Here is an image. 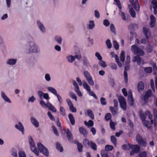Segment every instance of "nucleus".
<instances>
[{
  "label": "nucleus",
  "mask_w": 157,
  "mask_h": 157,
  "mask_svg": "<svg viewBox=\"0 0 157 157\" xmlns=\"http://www.w3.org/2000/svg\"><path fill=\"white\" fill-rule=\"evenodd\" d=\"M131 50L134 54L138 55L134 57L133 61L137 62L138 64L140 65L141 64V58L140 56H144L145 54L144 52L136 44L132 45L131 46Z\"/></svg>",
  "instance_id": "1"
},
{
  "label": "nucleus",
  "mask_w": 157,
  "mask_h": 157,
  "mask_svg": "<svg viewBox=\"0 0 157 157\" xmlns=\"http://www.w3.org/2000/svg\"><path fill=\"white\" fill-rule=\"evenodd\" d=\"M136 140L138 144L141 147H146L147 145V140L144 139L142 136L140 134H137L136 137Z\"/></svg>",
  "instance_id": "2"
},
{
  "label": "nucleus",
  "mask_w": 157,
  "mask_h": 157,
  "mask_svg": "<svg viewBox=\"0 0 157 157\" xmlns=\"http://www.w3.org/2000/svg\"><path fill=\"white\" fill-rule=\"evenodd\" d=\"M29 143L30 146L31 150L36 155L38 156L39 151L35 146V144L31 137H30L29 139Z\"/></svg>",
  "instance_id": "3"
},
{
  "label": "nucleus",
  "mask_w": 157,
  "mask_h": 157,
  "mask_svg": "<svg viewBox=\"0 0 157 157\" xmlns=\"http://www.w3.org/2000/svg\"><path fill=\"white\" fill-rule=\"evenodd\" d=\"M37 147L40 152L44 155L48 156L49 155V152L48 149L41 143H38L37 144Z\"/></svg>",
  "instance_id": "4"
},
{
  "label": "nucleus",
  "mask_w": 157,
  "mask_h": 157,
  "mask_svg": "<svg viewBox=\"0 0 157 157\" xmlns=\"http://www.w3.org/2000/svg\"><path fill=\"white\" fill-rule=\"evenodd\" d=\"M119 103L121 108L124 110H126V102L125 98L123 96H120L118 98Z\"/></svg>",
  "instance_id": "5"
},
{
  "label": "nucleus",
  "mask_w": 157,
  "mask_h": 157,
  "mask_svg": "<svg viewBox=\"0 0 157 157\" xmlns=\"http://www.w3.org/2000/svg\"><path fill=\"white\" fill-rule=\"evenodd\" d=\"M84 75L85 76L87 81L90 86H94V82L90 73L87 71H85L84 72Z\"/></svg>",
  "instance_id": "6"
},
{
  "label": "nucleus",
  "mask_w": 157,
  "mask_h": 157,
  "mask_svg": "<svg viewBox=\"0 0 157 157\" xmlns=\"http://www.w3.org/2000/svg\"><path fill=\"white\" fill-rule=\"evenodd\" d=\"M29 46L28 53H31L37 52V47L35 44L33 42L31 41L29 42Z\"/></svg>",
  "instance_id": "7"
},
{
  "label": "nucleus",
  "mask_w": 157,
  "mask_h": 157,
  "mask_svg": "<svg viewBox=\"0 0 157 157\" xmlns=\"http://www.w3.org/2000/svg\"><path fill=\"white\" fill-rule=\"evenodd\" d=\"M130 3L132 4V6L136 11H139L140 10V6L137 0H129Z\"/></svg>",
  "instance_id": "8"
},
{
  "label": "nucleus",
  "mask_w": 157,
  "mask_h": 157,
  "mask_svg": "<svg viewBox=\"0 0 157 157\" xmlns=\"http://www.w3.org/2000/svg\"><path fill=\"white\" fill-rule=\"evenodd\" d=\"M66 102L68 106L69 107L70 110L72 112H76L77 111L76 109L74 107L71 100L69 99H67L66 100Z\"/></svg>",
  "instance_id": "9"
},
{
  "label": "nucleus",
  "mask_w": 157,
  "mask_h": 157,
  "mask_svg": "<svg viewBox=\"0 0 157 157\" xmlns=\"http://www.w3.org/2000/svg\"><path fill=\"white\" fill-rule=\"evenodd\" d=\"M152 92L151 90H148L145 93L143 97L144 101L146 103L147 102L148 98L151 96Z\"/></svg>",
  "instance_id": "10"
},
{
  "label": "nucleus",
  "mask_w": 157,
  "mask_h": 157,
  "mask_svg": "<svg viewBox=\"0 0 157 157\" xmlns=\"http://www.w3.org/2000/svg\"><path fill=\"white\" fill-rule=\"evenodd\" d=\"M143 32L147 40H148L149 38L151 36V33L150 31L146 27L143 28Z\"/></svg>",
  "instance_id": "11"
},
{
  "label": "nucleus",
  "mask_w": 157,
  "mask_h": 157,
  "mask_svg": "<svg viewBox=\"0 0 157 157\" xmlns=\"http://www.w3.org/2000/svg\"><path fill=\"white\" fill-rule=\"evenodd\" d=\"M65 132L66 133L67 137L69 141L70 142L72 141L73 140L72 135L69 129L67 128Z\"/></svg>",
  "instance_id": "12"
},
{
  "label": "nucleus",
  "mask_w": 157,
  "mask_h": 157,
  "mask_svg": "<svg viewBox=\"0 0 157 157\" xmlns=\"http://www.w3.org/2000/svg\"><path fill=\"white\" fill-rule=\"evenodd\" d=\"M18 124H16L15 125V128L21 132L22 134H24V128L23 125L20 122H18Z\"/></svg>",
  "instance_id": "13"
},
{
  "label": "nucleus",
  "mask_w": 157,
  "mask_h": 157,
  "mask_svg": "<svg viewBox=\"0 0 157 157\" xmlns=\"http://www.w3.org/2000/svg\"><path fill=\"white\" fill-rule=\"evenodd\" d=\"M30 121L36 127H38L39 126V123L36 119L33 117H30Z\"/></svg>",
  "instance_id": "14"
},
{
  "label": "nucleus",
  "mask_w": 157,
  "mask_h": 157,
  "mask_svg": "<svg viewBox=\"0 0 157 157\" xmlns=\"http://www.w3.org/2000/svg\"><path fill=\"white\" fill-rule=\"evenodd\" d=\"M109 110L113 116H115L117 113L118 108L110 106L109 107Z\"/></svg>",
  "instance_id": "15"
},
{
  "label": "nucleus",
  "mask_w": 157,
  "mask_h": 157,
  "mask_svg": "<svg viewBox=\"0 0 157 157\" xmlns=\"http://www.w3.org/2000/svg\"><path fill=\"white\" fill-rule=\"evenodd\" d=\"M79 130L81 134H82L84 136L86 137L87 134V132L82 127H80L79 128Z\"/></svg>",
  "instance_id": "16"
},
{
  "label": "nucleus",
  "mask_w": 157,
  "mask_h": 157,
  "mask_svg": "<svg viewBox=\"0 0 157 157\" xmlns=\"http://www.w3.org/2000/svg\"><path fill=\"white\" fill-rule=\"evenodd\" d=\"M144 121L143 123V124L144 126L146 127L147 128L148 130H150L152 128V126L151 125L149 121L146 120Z\"/></svg>",
  "instance_id": "17"
},
{
  "label": "nucleus",
  "mask_w": 157,
  "mask_h": 157,
  "mask_svg": "<svg viewBox=\"0 0 157 157\" xmlns=\"http://www.w3.org/2000/svg\"><path fill=\"white\" fill-rule=\"evenodd\" d=\"M137 88L139 92L144 90V85L142 82L141 81L138 83V84Z\"/></svg>",
  "instance_id": "18"
},
{
  "label": "nucleus",
  "mask_w": 157,
  "mask_h": 157,
  "mask_svg": "<svg viewBox=\"0 0 157 157\" xmlns=\"http://www.w3.org/2000/svg\"><path fill=\"white\" fill-rule=\"evenodd\" d=\"M1 96L2 98L6 102L8 103H11V102L10 100L8 98V97L5 95V93L3 92H1Z\"/></svg>",
  "instance_id": "19"
},
{
  "label": "nucleus",
  "mask_w": 157,
  "mask_h": 157,
  "mask_svg": "<svg viewBox=\"0 0 157 157\" xmlns=\"http://www.w3.org/2000/svg\"><path fill=\"white\" fill-rule=\"evenodd\" d=\"M68 118L70 121L72 125H74L75 124V119L73 115L71 113H70L68 114Z\"/></svg>",
  "instance_id": "20"
},
{
  "label": "nucleus",
  "mask_w": 157,
  "mask_h": 157,
  "mask_svg": "<svg viewBox=\"0 0 157 157\" xmlns=\"http://www.w3.org/2000/svg\"><path fill=\"white\" fill-rule=\"evenodd\" d=\"M37 23L39 28L40 29L41 31L43 32H44L45 31V28L43 25L41 23L40 21H37Z\"/></svg>",
  "instance_id": "21"
},
{
  "label": "nucleus",
  "mask_w": 157,
  "mask_h": 157,
  "mask_svg": "<svg viewBox=\"0 0 157 157\" xmlns=\"http://www.w3.org/2000/svg\"><path fill=\"white\" fill-rule=\"evenodd\" d=\"M84 123L88 128L92 127L94 125V122L91 120H89L88 122L85 121H84Z\"/></svg>",
  "instance_id": "22"
},
{
  "label": "nucleus",
  "mask_w": 157,
  "mask_h": 157,
  "mask_svg": "<svg viewBox=\"0 0 157 157\" xmlns=\"http://www.w3.org/2000/svg\"><path fill=\"white\" fill-rule=\"evenodd\" d=\"M89 147L94 151H96L97 149L96 144L92 141H90V143Z\"/></svg>",
  "instance_id": "23"
},
{
  "label": "nucleus",
  "mask_w": 157,
  "mask_h": 157,
  "mask_svg": "<svg viewBox=\"0 0 157 157\" xmlns=\"http://www.w3.org/2000/svg\"><path fill=\"white\" fill-rule=\"evenodd\" d=\"M17 59H8L7 62V63L9 65H14L16 63Z\"/></svg>",
  "instance_id": "24"
},
{
  "label": "nucleus",
  "mask_w": 157,
  "mask_h": 157,
  "mask_svg": "<svg viewBox=\"0 0 157 157\" xmlns=\"http://www.w3.org/2000/svg\"><path fill=\"white\" fill-rule=\"evenodd\" d=\"M47 108H48L49 110L52 112H56V109L51 103H48V106Z\"/></svg>",
  "instance_id": "25"
},
{
  "label": "nucleus",
  "mask_w": 157,
  "mask_h": 157,
  "mask_svg": "<svg viewBox=\"0 0 157 157\" xmlns=\"http://www.w3.org/2000/svg\"><path fill=\"white\" fill-rule=\"evenodd\" d=\"M111 141L115 147L117 145V139L114 136H111L110 137Z\"/></svg>",
  "instance_id": "26"
},
{
  "label": "nucleus",
  "mask_w": 157,
  "mask_h": 157,
  "mask_svg": "<svg viewBox=\"0 0 157 157\" xmlns=\"http://www.w3.org/2000/svg\"><path fill=\"white\" fill-rule=\"evenodd\" d=\"M135 27L138 29V25L136 24L132 23L129 25L128 28L129 30H133Z\"/></svg>",
  "instance_id": "27"
},
{
  "label": "nucleus",
  "mask_w": 157,
  "mask_h": 157,
  "mask_svg": "<svg viewBox=\"0 0 157 157\" xmlns=\"http://www.w3.org/2000/svg\"><path fill=\"white\" fill-rule=\"evenodd\" d=\"M132 147H133L132 150L133 151L136 153L138 152L140 149V147L137 145H132L130 147L132 148Z\"/></svg>",
  "instance_id": "28"
},
{
  "label": "nucleus",
  "mask_w": 157,
  "mask_h": 157,
  "mask_svg": "<svg viewBox=\"0 0 157 157\" xmlns=\"http://www.w3.org/2000/svg\"><path fill=\"white\" fill-rule=\"evenodd\" d=\"M83 86L88 92L91 90L90 87L85 81L83 82Z\"/></svg>",
  "instance_id": "29"
},
{
  "label": "nucleus",
  "mask_w": 157,
  "mask_h": 157,
  "mask_svg": "<svg viewBox=\"0 0 157 157\" xmlns=\"http://www.w3.org/2000/svg\"><path fill=\"white\" fill-rule=\"evenodd\" d=\"M76 144L78 151L79 152H82V151L83 146L82 144L79 143L78 141Z\"/></svg>",
  "instance_id": "30"
},
{
  "label": "nucleus",
  "mask_w": 157,
  "mask_h": 157,
  "mask_svg": "<svg viewBox=\"0 0 157 157\" xmlns=\"http://www.w3.org/2000/svg\"><path fill=\"white\" fill-rule=\"evenodd\" d=\"M88 115L92 120L94 119V116L91 110L88 109L87 111Z\"/></svg>",
  "instance_id": "31"
},
{
  "label": "nucleus",
  "mask_w": 157,
  "mask_h": 157,
  "mask_svg": "<svg viewBox=\"0 0 157 157\" xmlns=\"http://www.w3.org/2000/svg\"><path fill=\"white\" fill-rule=\"evenodd\" d=\"M56 147L57 149L60 152H62L63 151V148L61 144L59 143H57L56 144Z\"/></svg>",
  "instance_id": "32"
},
{
  "label": "nucleus",
  "mask_w": 157,
  "mask_h": 157,
  "mask_svg": "<svg viewBox=\"0 0 157 157\" xmlns=\"http://www.w3.org/2000/svg\"><path fill=\"white\" fill-rule=\"evenodd\" d=\"M128 101L129 106H133L134 104V99L133 97L131 96V98H128Z\"/></svg>",
  "instance_id": "33"
},
{
  "label": "nucleus",
  "mask_w": 157,
  "mask_h": 157,
  "mask_svg": "<svg viewBox=\"0 0 157 157\" xmlns=\"http://www.w3.org/2000/svg\"><path fill=\"white\" fill-rule=\"evenodd\" d=\"M48 89L49 91L56 95L57 94L56 90L55 89L51 87H48Z\"/></svg>",
  "instance_id": "34"
},
{
  "label": "nucleus",
  "mask_w": 157,
  "mask_h": 157,
  "mask_svg": "<svg viewBox=\"0 0 157 157\" xmlns=\"http://www.w3.org/2000/svg\"><path fill=\"white\" fill-rule=\"evenodd\" d=\"M111 117L112 116L110 113H107L105 115V119L106 121H108L111 120Z\"/></svg>",
  "instance_id": "35"
},
{
  "label": "nucleus",
  "mask_w": 157,
  "mask_h": 157,
  "mask_svg": "<svg viewBox=\"0 0 157 157\" xmlns=\"http://www.w3.org/2000/svg\"><path fill=\"white\" fill-rule=\"evenodd\" d=\"M125 52L124 51H122L120 56V59L121 62H124L125 59Z\"/></svg>",
  "instance_id": "36"
},
{
  "label": "nucleus",
  "mask_w": 157,
  "mask_h": 157,
  "mask_svg": "<svg viewBox=\"0 0 157 157\" xmlns=\"http://www.w3.org/2000/svg\"><path fill=\"white\" fill-rule=\"evenodd\" d=\"M67 61L69 62L72 63L75 60V58L73 56L70 55L67 57Z\"/></svg>",
  "instance_id": "37"
},
{
  "label": "nucleus",
  "mask_w": 157,
  "mask_h": 157,
  "mask_svg": "<svg viewBox=\"0 0 157 157\" xmlns=\"http://www.w3.org/2000/svg\"><path fill=\"white\" fill-rule=\"evenodd\" d=\"M147 156V152L144 151L139 153L136 157H146Z\"/></svg>",
  "instance_id": "38"
},
{
  "label": "nucleus",
  "mask_w": 157,
  "mask_h": 157,
  "mask_svg": "<svg viewBox=\"0 0 157 157\" xmlns=\"http://www.w3.org/2000/svg\"><path fill=\"white\" fill-rule=\"evenodd\" d=\"M90 143V141H89V140L87 139H85L83 140V144L85 147L89 146Z\"/></svg>",
  "instance_id": "39"
},
{
  "label": "nucleus",
  "mask_w": 157,
  "mask_h": 157,
  "mask_svg": "<svg viewBox=\"0 0 157 157\" xmlns=\"http://www.w3.org/2000/svg\"><path fill=\"white\" fill-rule=\"evenodd\" d=\"M124 76L125 82L126 84H127L128 83V76L127 71H126V69L124 71Z\"/></svg>",
  "instance_id": "40"
},
{
  "label": "nucleus",
  "mask_w": 157,
  "mask_h": 157,
  "mask_svg": "<svg viewBox=\"0 0 157 157\" xmlns=\"http://www.w3.org/2000/svg\"><path fill=\"white\" fill-rule=\"evenodd\" d=\"M144 71L147 73H150L152 72V69L151 67H145L144 68Z\"/></svg>",
  "instance_id": "41"
},
{
  "label": "nucleus",
  "mask_w": 157,
  "mask_h": 157,
  "mask_svg": "<svg viewBox=\"0 0 157 157\" xmlns=\"http://www.w3.org/2000/svg\"><path fill=\"white\" fill-rule=\"evenodd\" d=\"M113 44L114 48L117 50L119 48V45L118 43L116 40H113Z\"/></svg>",
  "instance_id": "42"
},
{
  "label": "nucleus",
  "mask_w": 157,
  "mask_h": 157,
  "mask_svg": "<svg viewBox=\"0 0 157 157\" xmlns=\"http://www.w3.org/2000/svg\"><path fill=\"white\" fill-rule=\"evenodd\" d=\"M69 95L70 97L74 99L76 101H77V97L76 95L74 93L71 92L69 93Z\"/></svg>",
  "instance_id": "43"
},
{
  "label": "nucleus",
  "mask_w": 157,
  "mask_h": 157,
  "mask_svg": "<svg viewBox=\"0 0 157 157\" xmlns=\"http://www.w3.org/2000/svg\"><path fill=\"white\" fill-rule=\"evenodd\" d=\"M106 44L107 48L110 49L112 47V44L109 39H107L106 41Z\"/></svg>",
  "instance_id": "44"
},
{
  "label": "nucleus",
  "mask_w": 157,
  "mask_h": 157,
  "mask_svg": "<svg viewBox=\"0 0 157 157\" xmlns=\"http://www.w3.org/2000/svg\"><path fill=\"white\" fill-rule=\"evenodd\" d=\"M115 124L114 123L112 120L110 121V126L111 128L114 130L115 129Z\"/></svg>",
  "instance_id": "45"
},
{
  "label": "nucleus",
  "mask_w": 157,
  "mask_h": 157,
  "mask_svg": "<svg viewBox=\"0 0 157 157\" xmlns=\"http://www.w3.org/2000/svg\"><path fill=\"white\" fill-rule=\"evenodd\" d=\"M113 149V147L112 145H107L105 146V149L106 151H111Z\"/></svg>",
  "instance_id": "46"
},
{
  "label": "nucleus",
  "mask_w": 157,
  "mask_h": 157,
  "mask_svg": "<svg viewBox=\"0 0 157 157\" xmlns=\"http://www.w3.org/2000/svg\"><path fill=\"white\" fill-rule=\"evenodd\" d=\"M60 113L63 116H65L66 115L65 110L63 107H61L60 108Z\"/></svg>",
  "instance_id": "47"
},
{
  "label": "nucleus",
  "mask_w": 157,
  "mask_h": 157,
  "mask_svg": "<svg viewBox=\"0 0 157 157\" xmlns=\"http://www.w3.org/2000/svg\"><path fill=\"white\" fill-rule=\"evenodd\" d=\"M48 103L46 104L44 101L41 100L40 101V104L41 106L44 108H47L48 106Z\"/></svg>",
  "instance_id": "48"
},
{
  "label": "nucleus",
  "mask_w": 157,
  "mask_h": 157,
  "mask_svg": "<svg viewBox=\"0 0 157 157\" xmlns=\"http://www.w3.org/2000/svg\"><path fill=\"white\" fill-rule=\"evenodd\" d=\"M100 102L101 104L102 105H105L107 104V102L106 101V99L103 97H101L100 99Z\"/></svg>",
  "instance_id": "49"
},
{
  "label": "nucleus",
  "mask_w": 157,
  "mask_h": 157,
  "mask_svg": "<svg viewBox=\"0 0 157 157\" xmlns=\"http://www.w3.org/2000/svg\"><path fill=\"white\" fill-rule=\"evenodd\" d=\"M88 93L90 95L93 96L97 100L98 99V97L93 91H91V90H90V91H88Z\"/></svg>",
  "instance_id": "50"
},
{
  "label": "nucleus",
  "mask_w": 157,
  "mask_h": 157,
  "mask_svg": "<svg viewBox=\"0 0 157 157\" xmlns=\"http://www.w3.org/2000/svg\"><path fill=\"white\" fill-rule=\"evenodd\" d=\"M98 63L100 66L102 67H106V63L104 61H102V60L100 61Z\"/></svg>",
  "instance_id": "51"
},
{
  "label": "nucleus",
  "mask_w": 157,
  "mask_h": 157,
  "mask_svg": "<svg viewBox=\"0 0 157 157\" xmlns=\"http://www.w3.org/2000/svg\"><path fill=\"white\" fill-rule=\"evenodd\" d=\"M89 22L90 24L89 26V29H93L94 26V21L92 20L90 21Z\"/></svg>",
  "instance_id": "52"
},
{
  "label": "nucleus",
  "mask_w": 157,
  "mask_h": 157,
  "mask_svg": "<svg viewBox=\"0 0 157 157\" xmlns=\"http://www.w3.org/2000/svg\"><path fill=\"white\" fill-rule=\"evenodd\" d=\"M56 40L59 44H61L62 42V39L60 36H56L55 38Z\"/></svg>",
  "instance_id": "53"
},
{
  "label": "nucleus",
  "mask_w": 157,
  "mask_h": 157,
  "mask_svg": "<svg viewBox=\"0 0 157 157\" xmlns=\"http://www.w3.org/2000/svg\"><path fill=\"white\" fill-rule=\"evenodd\" d=\"M130 13L131 16L133 17H136V13L135 12L133 8H131L130 10Z\"/></svg>",
  "instance_id": "54"
},
{
  "label": "nucleus",
  "mask_w": 157,
  "mask_h": 157,
  "mask_svg": "<svg viewBox=\"0 0 157 157\" xmlns=\"http://www.w3.org/2000/svg\"><path fill=\"white\" fill-rule=\"evenodd\" d=\"M48 115L49 118L52 121H54L55 120L54 117L52 115L50 112H48Z\"/></svg>",
  "instance_id": "55"
},
{
  "label": "nucleus",
  "mask_w": 157,
  "mask_h": 157,
  "mask_svg": "<svg viewBox=\"0 0 157 157\" xmlns=\"http://www.w3.org/2000/svg\"><path fill=\"white\" fill-rule=\"evenodd\" d=\"M52 128L53 129L54 133L57 136H59V134L58 132L57 129L56 127L55 126L53 125L52 126Z\"/></svg>",
  "instance_id": "56"
},
{
  "label": "nucleus",
  "mask_w": 157,
  "mask_h": 157,
  "mask_svg": "<svg viewBox=\"0 0 157 157\" xmlns=\"http://www.w3.org/2000/svg\"><path fill=\"white\" fill-rule=\"evenodd\" d=\"M120 15H121L122 19L124 21H125L126 20V15L125 14L124 12H121L120 13Z\"/></svg>",
  "instance_id": "57"
},
{
  "label": "nucleus",
  "mask_w": 157,
  "mask_h": 157,
  "mask_svg": "<svg viewBox=\"0 0 157 157\" xmlns=\"http://www.w3.org/2000/svg\"><path fill=\"white\" fill-rule=\"evenodd\" d=\"M75 90L77 94L79 97H82V94L79 90V88L77 89H75Z\"/></svg>",
  "instance_id": "58"
},
{
  "label": "nucleus",
  "mask_w": 157,
  "mask_h": 157,
  "mask_svg": "<svg viewBox=\"0 0 157 157\" xmlns=\"http://www.w3.org/2000/svg\"><path fill=\"white\" fill-rule=\"evenodd\" d=\"M140 119L142 120L143 121L145 120V116L143 113H140Z\"/></svg>",
  "instance_id": "59"
},
{
  "label": "nucleus",
  "mask_w": 157,
  "mask_h": 157,
  "mask_svg": "<svg viewBox=\"0 0 157 157\" xmlns=\"http://www.w3.org/2000/svg\"><path fill=\"white\" fill-rule=\"evenodd\" d=\"M95 56L99 60L101 61L102 60V57L98 52H96L95 54Z\"/></svg>",
  "instance_id": "60"
},
{
  "label": "nucleus",
  "mask_w": 157,
  "mask_h": 157,
  "mask_svg": "<svg viewBox=\"0 0 157 157\" xmlns=\"http://www.w3.org/2000/svg\"><path fill=\"white\" fill-rule=\"evenodd\" d=\"M110 66L111 68L113 70H116L117 69V65L115 63H111L110 64Z\"/></svg>",
  "instance_id": "61"
},
{
  "label": "nucleus",
  "mask_w": 157,
  "mask_h": 157,
  "mask_svg": "<svg viewBox=\"0 0 157 157\" xmlns=\"http://www.w3.org/2000/svg\"><path fill=\"white\" fill-rule=\"evenodd\" d=\"M18 153L19 157H26V155L24 152L20 151Z\"/></svg>",
  "instance_id": "62"
},
{
  "label": "nucleus",
  "mask_w": 157,
  "mask_h": 157,
  "mask_svg": "<svg viewBox=\"0 0 157 157\" xmlns=\"http://www.w3.org/2000/svg\"><path fill=\"white\" fill-rule=\"evenodd\" d=\"M110 29L111 31L113 33H116V29L114 25L113 24H111L110 25Z\"/></svg>",
  "instance_id": "63"
},
{
  "label": "nucleus",
  "mask_w": 157,
  "mask_h": 157,
  "mask_svg": "<svg viewBox=\"0 0 157 157\" xmlns=\"http://www.w3.org/2000/svg\"><path fill=\"white\" fill-rule=\"evenodd\" d=\"M101 156L102 157H109L106 151H105L101 152Z\"/></svg>",
  "instance_id": "64"
}]
</instances>
